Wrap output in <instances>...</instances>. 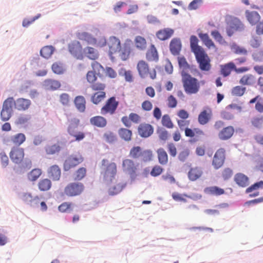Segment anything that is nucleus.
Returning a JSON list of instances; mask_svg holds the SVG:
<instances>
[{"instance_id":"obj_1","label":"nucleus","mask_w":263,"mask_h":263,"mask_svg":"<svg viewBox=\"0 0 263 263\" xmlns=\"http://www.w3.org/2000/svg\"><path fill=\"white\" fill-rule=\"evenodd\" d=\"M182 83L184 89L187 94L197 93L200 89V82L187 73H182Z\"/></svg>"},{"instance_id":"obj_2","label":"nucleus","mask_w":263,"mask_h":263,"mask_svg":"<svg viewBox=\"0 0 263 263\" xmlns=\"http://www.w3.org/2000/svg\"><path fill=\"white\" fill-rule=\"evenodd\" d=\"M103 171L101 174L103 179L107 182H111L115 179L117 174V166L115 162H109L108 160L104 159L102 161Z\"/></svg>"},{"instance_id":"obj_3","label":"nucleus","mask_w":263,"mask_h":263,"mask_svg":"<svg viewBox=\"0 0 263 263\" xmlns=\"http://www.w3.org/2000/svg\"><path fill=\"white\" fill-rule=\"evenodd\" d=\"M138 164L129 159H125L122 163L123 172L128 174L132 180H135L138 175Z\"/></svg>"},{"instance_id":"obj_4","label":"nucleus","mask_w":263,"mask_h":263,"mask_svg":"<svg viewBox=\"0 0 263 263\" xmlns=\"http://www.w3.org/2000/svg\"><path fill=\"white\" fill-rule=\"evenodd\" d=\"M249 70L250 68L248 67L237 68L235 64L232 62L220 66L221 74L224 77L229 76L232 70H234L237 73H241L247 72Z\"/></svg>"},{"instance_id":"obj_5","label":"nucleus","mask_w":263,"mask_h":263,"mask_svg":"<svg viewBox=\"0 0 263 263\" xmlns=\"http://www.w3.org/2000/svg\"><path fill=\"white\" fill-rule=\"evenodd\" d=\"M84 186L81 182H71L68 184L64 190V194L68 197L80 195L84 191Z\"/></svg>"},{"instance_id":"obj_6","label":"nucleus","mask_w":263,"mask_h":263,"mask_svg":"<svg viewBox=\"0 0 263 263\" xmlns=\"http://www.w3.org/2000/svg\"><path fill=\"white\" fill-rule=\"evenodd\" d=\"M84 158L80 154H72L66 158L63 164V168L65 171H68L82 163Z\"/></svg>"},{"instance_id":"obj_7","label":"nucleus","mask_w":263,"mask_h":263,"mask_svg":"<svg viewBox=\"0 0 263 263\" xmlns=\"http://www.w3.org/2000/svg\"><path fill=\"white\" fill-rule=\"evenodd\" d=\"M195 55L201 70L208 71L211 69V61L204 50L195 54Z\"/></svg>"},{"instance_id":"obj_8","label":"nucleus","mask_w":263,"mask_h":263,"mask_svg":"<svg viewBox=\"0 0 263 263\" xmlns=\"http://www.w3.org/2000/svg\"><path fill=\"white\" fill-rule=\"evenodd\" d=\"M132 45L133 42L132 40L126 39L123 45L121 46L118 53H119V58L122 61H126L129 58L133 51Z\"/></svg>"},{"instance_id":"obj_9","label":"nucleus","mask_w":263,"mask_h":263,"mask_svg":"<svg viewBox=\"0 0 263 263\" xmlns=\"http://www.w3.org/2000/svg\"><path fill=\"white\" fill-rule=\"evenodd\" d=\"M137 69L139 75L142 78L146 77L148 74L152 79H155L156 78V71L155 69L149 72V67L147 63L141 60L137 64Z\"/></svg>"},{"instance_id":"obj_10","label":"nucleus","mask_w":263,"mask_h":263,"mask_svg":"<svg viewBox=\"0 0 263 263\" xmlns=\"http://www.w3.org/2000/svg\"><path fill=\"white\" fill-rule=\"evenodd\" d=\"M69 52L77 59L82 60L84 58V52L82 46L78 41H73L68 44Z\"/></svg>"},{"instance_id":"obj_11","label":"nucleus","mask_w":263,"mask_h":263,"mask_svg":"<svg viewBox=\"0 0 263 263\" xmlns=\"http://www.w3.org/2000/svg\"><path fill=\"white\" fill-rule=\"evenodd\" d=\"M226 159V151L223 148L218 149L215 153L212 160V165L216 170L221 167Z\"/></svg>"},{"instance_id":"obj_12","label":"nucleus","mask_w":263,"mask_h":263,"mask_svg":"<svg viewBox=\"0 0 263 263\" xmlns=\"http://www.w3.org/2000/svg\"><path fill=\"white\" fill-rule=\"evenodd\" d=\"M118 105L119 102L116 100L115 97H112L107 100L102 107L101 112L102 114L112 115L115 113Z\"/></svg>"},{"instance_id":"obj_13","label":"nucleus","mask_w":263,"mask_h":263,"mask_svg":"<svg viewBox=\"0 0 263 263\" xmlns=\"http://www.w3.org/2000/svg\"><path fill=\"white\" fill-rule=\"evenodd\" d=\"M24 155V149L18 147H13L9 154L12 161L16 164H20L23 161Z\"/></svg>"},{"instance_id":"obj_14","label":"nucleus","mask_w":263,"mask_h":263,"mask_svg":"<svg viewBox=\"0 0 263 263\" xmlns=\"http://www.w3.org/2000/svg\"><path fill=\"white\" fill-rule=\"evenodd\" d=\"M107 45L109 48V54L110 57L117 53L121 46L120 40L115 36L109 37Z\"/></svg>"},{"instance_id":"obj_15","label":"nucleus","mask_w":263,"mask_h":263,"mask_svg":"<svg viewBox=\"0 0 263 263\" xmlns=\"http://www.w3.org/2000/svg\"><path fill=\"white\" fill-rule=\"evenodd\" d=\"M14 105V99L9 97L3 103L1 115H11L13 113V105Z\"/></svg>"},{"instance_id":"obj_16","label":"nucleus","mask_w":263,"mask_h":263,"mask_svg":"<svg viewBox=\"0 0 263 263\" xmlns=\"http://www.w3.org/2000/svg\"><path fill=\"white\" fill-rule=\"evenodd\" d=\"M75 123L76 125L73 123L70 124L68 129V132L70 135L75 138L76 141H79L84 138L85 134L81 132H78L76 130L77 125L79 124V120H77Z\"/></svg>"},{"instance_id":"obj_17","label":"nucleus","mask_w":263,"mask_h":263,"mask_svg":"<svg viewBox=\"0 0 263 263\" xmlns=\"http://www.w3.org/2000/svg\"><path fill=\"white\" fill-rule=\"evenodd\" d=\"M31 104L30 100L20 98L14 101V107L18 110L25 111L29 109Z\"/></svg>"},{"instance_id":"obj_18","label":"nucleus","mask_w":263,"mask_h":263,"mask_svg":"<svg viewBox=\"0 0 263 263\" xmlns=\"http://www.w3.org/2000/svg\"><path fill=\"white\" fill-rule=\"evenodd\" d=\"M77 36L79 40L85 42L88 45H95L97 43V40L94 36L86 32H78Z\"/></svg>"},{"instance_id":"obj_19","label":"nucleus","mask_w":263,"mask_h":263,"mask_svg":"<svg viewBox=\"0 0 263 263\" xmlns=\"http://www.w3.org/2000/svg\"><path fill=\"white\" fill-rule=\"evenodd\" d=\"M47 173L48 177L53 181H58L61 178V171L58 165L51 166L48 168Z\"/></svg>"},{"instance_id":"obj_20","label":"nucleus","mask_w":263,"mask_h":263,"mask_svg":"<svg viewBox=\"0 0 263 263\" xmlns=\"http://www.w3.org/2000/svg\"><path fill=\"white\" fill-rule=\"evenodd\" d=\"M245 15L247 20L251 25H255L260 20L261 17L259 14L255 11L246 10Z\"/></svg>"},{"instance_id":"obj_21","label":"nucleus","mask_w":263,"mask_h":263,"mask_svg":"<svg viewBox=\"0 0 263 263\" xmlns=\"http://www.w3.org/2000/svg\"><path fill=\"white\" fill-rule=\"evenodd\" d=\"M146 59L148 62H157L159 60V55L155 45L152 44L146 52Z\"/></svg>"},{"instance_id":"obj_22","label":"nucleus","mask_w":263,"mask_h":263,"mask_svg":"<svg viewBox=\"0 0 263 263\" xmlns=\"http://www.w3.org/2000/svg\"><path fill=\"white\" fill-rule=\"evenodd\" d=\"M154 132L153 128L152 125L148 124H141L138 128V132L139 135L144 138L150 136Z\"/></svg>"},{"instance_id":"obj_23","label":"nucleus","mask_w":263,"mask_h":263,"mask_svg":"<svg viewBox=\"0 0 263 263\" xmlns=\"http://www.w3.org/2000/svg\"><path fill=\"white\" fill-rule=\"evenodd\" d=\"M174 30L170 28L161 29L157 32L156 36L161 41H164L170 38L174 34Z\"/></svg>"},{"instance_id":"obj_24","label":"nucleus","mask_w":263,"mask_h":263,"mask_svg":"<svg viewBox=\"0 0 263 263\" xmlns=\"http://www.w3.org/2000/svg\"><path fill=\"white\" fill-rule=\"evenodd\" d=\"M234 181L239 186L244 187L249 185V178L242 173H237L234 176Z\"/></svg>"},{"instance_id":"obj_25","label":"nucleus","mask_w":263,"mask_h":263,"mask_svg":"<svg viewBox=\"0 0 263 263\" xmlns=\"http://www.w3.org/2000/svg\"><path fill=\"white\" fill-rule=\"evenodd\" d=\"M84 57L89 59L96 60L98 59L99 54L98 50L93 47L87 46L83 49Z\"/></svg>"},{"instance_id":"obj_26","label":"nucleus","mask_w":263,"mask_h":263,"mask_svg":"<svg viewBox=\"0 0 263 263\" xmlns=\"http://www.w3.org/2000/svg\"><path fill=\"white\" fill-rule=\"evenodd\" d=\"M234 132V128L229 126L223 128L218 134V137L222 140H226L230 139Z\"/></svg>"},{"instance_id":"obj_27","label":"nucleus","mask_w":263,"mask_h":263,"mask_svg":"<svg viewBox=\"0 0 263 263\" xmlns=\"http://www.w3.org/2000/svg\"><path fill=\"white\" fill-rule=\"evenodd\" d=\"M203 172L201 167H192L188 172V177L190 180L194 181L200 178Z\"/></svg>"},{"instance_id":"obj_28","label":"nucleus","mask_w":263,"mask_h":263,"mask_svg":"<svg viewBox=\"0 0 263 263\" xmlns=\"http://www.w3.org/2000/svg\"><path fill=\"white\" fill-rule=\"evenodd\" d=\"M74 104L79 112H84L86 108V100L83 96H77L74 99Z\"/></svg>"},{"instance_id":"obj_29","label":"nucleus","mask_w":263,"mask_h":263,"mask_svg":"<svg viewBox=\"0 0 263 263\" xmlns=\"http://www.w3.org/2000/svg\"><path fill=\"white\" fill-rule=\"evenodd\" d=\"M204 192L205 194L216 196H220L225 193L224 189L217 186L207 187L204 189Z\"/></svg>"},{"instance_id":"obj_30","label":"nucleus","mask_w":263,"mask_h":263,"mask_svg":"<svg viewBox=\"0 0 263 263\" xmlns=\"http://www.w3.org/2000/svg\"><path fill=\"white\" fill-rule=\"evenodd\" d=\"M181 48V43L179 40L173 39L170 42V49L173 55H178Z\"/></svg>"},{"instance_id":"obj_31","label":"nucleus","mask_w":263,"mask_h":263,"mask_svg":"<svg viewBox=\"0 0 263 263\" xmlns=\"http://www.w3.org/2000/svg\"><path fill=\"white\" fill-rule=\"evenodd\" d=\"M156 152L159 163L162 165H166L168 161V155L166 152L163 148H159Z\"/></svg>"},{"instance_id":"obj_32","label":"nucleus","mask_w":263,"mask_h":263,"mask_svg":"<svg viewBox=\"0 0 263 263\" xmlns=\"http://www.w3.org/2000/svg\"><path fill=\"white\" fill-rule=\"evenodd\" d=\"M44 86L48 90H54L60 88L61 84L57 80L53 79H47L44 81Z\"/></svg>"},{"instance_id":"obj_33","label":"nucleus","mask_w":263,"mask_h":263,"mask_svg":"<svg viewBox=\"0 0 263 263\" xmlns=\"http://www.w3.org/2000/svg\"><path fill=\"white\" fill-rule=\"evenodd\" d=\"M198 40L195 35H192L190 37V45L192 51L195 54L203 51V49L198 46Z\"/></svg>"},{"instance_id":"obj_34","label":"nucleus","mask_w":263,"mask_h":263,"mask_svg":"<svg viewBox=\"0 0 263 263\" xmlns=\"http://www.w3.org/2000/svg\"><path fill=\"white\" fill-rule=\"evenodd\" d=\"M239 82L242 85L251 86L255 83V79L252 74H247L241 78Z\"/></svg>"},{"instance_id":"obj_35","label":"nucleus","mask_w":263,"mask_h":263,"mask_svg":"<svg viewBox=\"0 0 263 263\" xmlns=\"http://www.w3.org/2000/svg\"><path fill=\"white\" fill-rule=\"evenodd\" d=\"M38 187L41 191H47L50 189L52 186L51 181L47 178L43 179L40 180L38 183Z\"/></svg>"},{"instance_id":"obj_36","label":"nucleus","mask_w":263,"mask_h":263,"mask_svg":"<svg viewBox=\"0 0 263 263\" xmlns=\"http://www.w3.org/2000/svg\"><path fill=\"white\" fill-rule=\"evenodd\" d=\"M106 97V93L104 91H97L94 93L91 97V101L95 104H98L102 102Z\"/></svg>"},{"instance_id":"obj_37","label":"nucleus","mask_w":263,"mask_h":263,"mask_svg":"<svg viewBox=\"0 0 263 263\" xmlns=\"http://www.w3.org/2000/svg\"><path fill=\"white\" fill-rule=\"evenodd\" d=\"M135 44L136 48L139 50H144L146 48V41L142 36H137L135 39Z\"/></svg>"},{"instance_id":"obj_38","label":"nucleus","mask_w":263,"mask_h":263,"mask_svg":"<svg viewBox=\"0 0 263 263\" xmlns=\"http://www.w3.org/2000/svg\"><path fill=\"white\" fill-rule=\"evenodd\" d=\"M90 122L93 125L98 127H104L106 124V120L102 116H94L91 118Z\"/></svg>"},{"instance_id":"obj_39","label":"nucleus","mask_w":263,"mask_h":263,"mask_svg":"<svg viewBox=\"0 0 263 263\" xmlns=\"http://www.w3.org/2000/svg\"><path fill=\"white\" fill-rule=\"evenodd\" d=\"M199 37L200 38L205 45L209 48L215 47L214 43L210 38L209 35L207 33H199Z\"/></svg>"},{"instance_id":"obj_40","label":"nucleus","mask_w":263,"mask_h":263,"mask_svg":"<svg viewBox=\"0 0 263 263\" xmlns=\"http://www.w3.org/2000/svg\"><path fill=\"white\" fill-rule=\"evenodd\" d=\"M42 171L40 168H34L27 175L28 179L31 181H36L42 175Z\"/></svg>"},{"instance_id":"obj_41","label":"nucleus","mask_w":263,"mask_h":263,"mask_svg":"<svg viewBox=\"0 0 263 263\" xmlns=\"http://www.w3.org/2000/svg\"><path fill=\"white\" fill-rule=\"evenodd\" d=\"M54 48L52 46H46L41 49L40 53L43 57L48 59L52 54Z\"/></svg>"},{"instance_id":"obj_42","label":"nucleus","mask_w":263,"mask_h":263,"mask_svg":"<svg viewBox=\"0 0 263 263\" xmlns=\"http://www.w3.org/2000/svg\"><path fill=\"white\" fill-rule=\"evenodd\" d=\"M243 28V25L239 22L238 21L237 23H234L232 25L227 29V34L231 36H232L234 31L240 30Z\"/></svg>"},{"instance_id":"obj_43","label":"nucleus","mask_w":263,"mask_h":263,"mask_svg":"<svg viewBox=\"0 0 263 263\" xmlns=\"http://www.w3.org/2000/svg\"><path fill=\"white\" fill-rule=\"evenodd\" d=\"M45 149L47 155H54L60 151L61 147L59 145L54 144L47 145Z\"/></svg>"},{"instance_id":"obj_44","label":"nucleus","mask_w":263,"mask_h":263,"mask_svg":"<svg viewBox=\"0 0 263 263\" xmlns=\"http://www.w3.org/2000/svg\"><path fill=\"white\" fill-rule=\"evenodd\" d=\"M26 140V137L24 134L19 133L15 135L11 138V141L13 143L16 145L20 146Z\"/></svg>"},{"instance_id":"obj_45","label":"nucleus","mask_w":263,"mask_h":263,"mask_svg":"<svg viewBox=\"0 0 263 263\" xmlns=\"http://www.w3.org/2000/svg\"><path fill=\"white\" fill-rule=\"evenodd\" d=\"M73 204L70 202H64L58 206V210L62 213L70 212L72 210Z\"/></svg>"},{"instance_id":"obj_46","label":"nucleus","mask_w":263,"mask_h":263,"mask_svg":"<svg viewBox=\"0 0 263 263\" xmlns=\"http://www.w3.org/2000/svg\"><path fill=\"white\" fill-rule=\"evenodd\" d=\"M86 174V169L82 167L78 168L74 173L73 179L74 180L79 181L83 179Z\"/></svg>"},{"instance_id":"obj_47","label":"nucleus","mask_w":263,"mask_h":263,"mask_svg":"<svg viewBox=\"0 0 263 263\" xmlns=\"http://www.w3.org/2000/svg\"><path fill=\"white\" fill-rule=\"evenodd\" d=\"M120 137L125 141H129L131 139L132 132L130 130L126 128H121L119 130Z\"/></svg>"},{"instance_id":"obj_48","label":"nucleus","mask_w":263,"mask_h":263,"mask_svg":"<svg viewBox=\"0 0 263 263\" xmlns=\"http://www.w3.org/2000/svg\"><path fill=\"white\" fill-rule=\"evenodd\" d=\"M231 49L234 53L237 54L247 55L248 54V51L245 48L239 46L236 44H233L231 45Z\"/></svg>"},{"instance_id":"obj_49","label":"nucleus","mask_w":263,"mask_h":263,"mask_svg":"<svg viewBox=\"0 0 263 263\" xmlns=\"http://www.w3.org/2000/svg\"><path fill=\"white\" fill-rule=\"evenodd\" d=\"M157 134L159 139L163 141H166L168 139L169 133L164 128H159L157 130Z\"/></svg>"},{"instance_id":"obj_50","label":"nucleus","mask_w":263,"mask_h":263,"mask_svg":"<svg viewBox=\"0 0 263 263\" xmlns=\"http://www.w3.org/2000/svg\"><path fill=\"white\" fill-rule=\"evenodd\" d=\"M125 186V184H117L109 189L108 193L110 195H114L119 193Z\"/></svg>"},{"instance_id":"obj_51","label":"nucleus","mask_w":263,"mask_h":263,"mask_svg":"<svg viewBox=\"0 0 263 263\" xmlns=\"http://www.w3.org/2000/svg\"><path fill=\"white\" fill-rule=\"evenodd\" d=\"M92 70L98 76H100L101 73L104 71L103 67L98 62L94 61L91 63Z\"/></svg>"},{"instance_id":"obj_52","label":"nucleus","mask_w":263,"mask_h":263,"mask_svg":"<svg viewBox=\"0 0 263 263\" xmlns=\"http://www.w3.org/2000/svg\"><path fill=\"white\" fill-rule=\"evenodd\" d=\"M246 90V87L242 86H236L232 88L231 92L233 96L241 97L243 95Z\"/></svg>"},{"instance_id":"obj_53","label":"nucleus","mask_w":263,"mask_h":263,"mask_svg":"<svg viewBox=\"0 0 263 263\" xmlns=\"http://www.w3.org/2000/svg\"><path fill=\"white\" fill-rule=\"evenodd\" d=\"M103 138L107 143H113L117 140L116 135L112 132L107 131L103 135Z\"/></svg>"},{"instance_id":"obj_54","label":"nucleus","mask_w":263,"mask_h":263,"mask_svg":"<svg viewBox=\"0 0 263 263\" xmlns=\"http://www.w3.org/2000/svg\"><path fill=\"white\" fill-rule=\"evenodd\" d=\"M142 152L140 146H135L130 149L129 155L133 158L137 159L141 156Z\"/></svg>"},{"instance_id":"obj_55","label":"nucleus","mask_w":263,"mask_h":263,"mask_svg":"<svg viewBox=\"0 0 263 263\" xmlns=\"http://www.w3.org/2000/svg\"><path fill=\"white\" fill-rule=\"evenodd\" d=\"M60 103L64 106H68L70 102V97L67 93H63L59 97Z\"/></svg>"},{"instance_id":"obj_56","label":"nucleus","mask_w":263,"mask_h":263,"mask_svg":"<svg viewBox=\"0 0 263 263\" xmlns=\"http://www.w3.org/2000/svg\"><path fill=\"white\" fill-rule=\"evenodd\" d=\"M204 132L202 130L198 128V129H197V130L195 132L194 137H192V139L191 140V141L192 142H196L199 141H200L202 140V139L204 137Z\"/></svg>"},{"instance_id":"obj_57","label":"nucleus","mask_w":263,"mask_h":263,"mask_svg":"<svg viewBox=\"0 0 263 263\" xmlns=\"http://www.w3.org/2000/svg\"><path fill=\"white\" fill-rule=\"evenodd\" d=\"M259 189H263V181H260L254 183L247 188L246 192L249 193L252 192L253 191L258 190Z\"/></svg>"},{"instance_id":"obj_58","label":"nucleus","mask_w":263,"mask_h":263,"mask_svg":"<svg viewBox=\"0 0 263 263\" xmlns=\"http://www.w3.org/2000/svg\"><path fill=\"white\" fill-rule=\"evenodd\" d=\"M153 153L150 150H145L142 152L141 157L142 160L144 162L150 161L153 158Z\"/></svg>"},{"instance_id":"obj_59","label":"nucleus","mask_w":263,"mask_h":263,"mask_svg":"<svg viewBox=\"0 0 263 263\" xmlns=\"http://www.w3.org/2000/svg\"><path fill=\"white\" fill-rule=\"evenodd\" d=\"M53 72L57 74H62L64 72V68L62 64L60 63L55 62L52 65Z\"/></svg>"},{"instance_id":"obj_60","label":"nucleus","mask_w":263,"mask_h":263,"mask_svg":"<svg viewBox=\"0 0 263 263\" xmlns=\"http://www.w3.org/2000/svg\"><path fill=\"white\" fill-rule=\"evenodd\" d=\"M90 87L93 91H104L106 85L104 83L95 82L91 84Z\"/></svg>"},{"instance_id":"obj_61","label":"nucleus","mask_w":263,"mask_h":263,"mask_svg":"<svg viewBox=\"0 0 263 263\" xmlns=\"http://www.w3.org/2000/svg\"><path fill=\"white\" fill-rule=\"evenodd\" d=\"M161 122L162 125L168 128H172L174 127V124L169 116H163Z\"/></svg>"},{"instance_id":"obj_62","label":"nucleus","mask_w":263,"mask_h":263,"mask_svg":"<svg viewBox=\"0 0 263 263\" xmlns=\"http://www.w3.org/2000/svg\"><path fill=\"white\" fill-rule=\"evenodd\" d=\"M163 169L158 165H155L151 171V175L153 177H157L163 172Z\"/></svg>"},{"instance_id":"obj_63","label":"nucleus","mask_w":263,"mask_h":263,"mask_svg":"<svg viewBox=\"0 0 263 263\" xmlns=\"http://www.w3.org/2000/svg\"><path fill=\"white\" fill-rule=\"evenodd\" d=\"M168 152L170 155L174 157L177 155V148L174 143L170 142L167 145Z\"/></svg>"},{"instance_id":"obj_64","label":"nucleus","mask_w":263,"mask_h":263,"mask_svg":"<svg viewBox=\"0 0 263 263\" xmlns=\"http://www.w3.org/2000/svg\"><path fill=\"white\" fill-rule=\"evenodd\" d=\"M233 175V171L230 168H225L221 173V176L224 180L229 179Z\"/></svg>"}]
</instances>
